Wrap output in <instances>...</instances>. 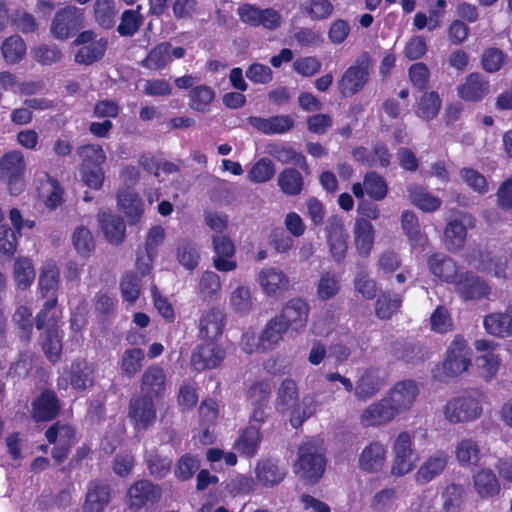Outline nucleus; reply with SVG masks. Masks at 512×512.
Returning a JSON list of instances; mask_svg holds the SVG:
<instances>
[{
	"mask_svg": "<svg viewBox=\"0 0 512 512\" xmlns=\"http://www.w3.org/2000/svg\"><path fill=\"white\" fill-rule=\"evenodd\" d=\"M510 315V306L504 312H493L486 315L483 319V326L486 332L501 338L509 337L511 327Z\"/></svg>",
	"mask_w": 512,
	"mask_h": 512,
	"instance_id": "a19ab883",
	"label": "nucleus"
},
{
	"mask_svg": "<svg viewBox=\"0 0 512 512\" xmlns=\"http://www.w3.org/2000/svg\"><path fill=\"white\" fill-rule=\"evenodd\" d=\"M474 346L478 352H482L476 358L479 375L489 382L495 378L501 364L499 355L495 353L497 344L487 339H479L475 341Z\"/></svg>",
	"mask_w": 512,
	"mask_h": 512,
	"instance_id": "dca6fc26",
	"label": "nucleus"
},
{
	"mask_svg": "<svg viewBox=\"0 0 512 512\" xmlns=\"http://www.w3.org/2000/svg\"><path fill=\"white\" fill-rule=\"evenodd\" d=\"M128 416L138 430H146L156 420V409L153 398L136 396L130 400Z\"/></svg>",
	"mask_w": 512,
	"mask_h": 512,
	"instance_id": "412c9836",
	"label": "nucleus"
},
{
	"mask_svg": "<svg viewBox=\"0 0 512 512\" xmlns=\"http://www.w3.org/2000/svg\"><path fill=\"white\" fill-rule=\"evenodd\" d=\"M385 386L386 379L383 372L378 368L369 367L359 370L352 392L356 400L366 402Z\"/></svg>",
	"mask_w": 512,
	"mask_h": 512,
	"instance_id": "9d476101",
	"label": "nucleus"
},
{
	"mask_svg": "<svg viewBox=\"0 0 512 512\" xmlns=\"http://www.w3.org/2000/svg\"><path fill=\"white\" fill-rule=\"evenodd\" d=\"M226 325L224 312L217 308L206 310L199 320V335L202 339L215 341L223 333Z\"/></svg>",
	"mask_w": 512,
	"mask_h": 512,
	"instance_id": "cd10ccee",
	"label": "nucleus"
},
{
	"mask_svg": "<svg viewBox=\"0 0 512 512\" xmlns=\"http://www.w3.org/2000/svg\"><path fill=\"white\" fill-rule=\"evenodd\" d=\"M198 288L202 300L212 301L217 299L222 290L220 277L213 271H205L200 277Z\"/></svg>",
	"mask_w": 512,
	"mask_h": 512,
	"instance_id": "603ef678",
	"label": "nucleus"
},
{
	"mask_svg": "<svg viewBox=\"0 0 512 512\" xmlns=\"http://www.w3.org/2000/svg\"><path fill=\"white\" fill-rule=\"evenodd\" d=\"M290 331L275 315L267 321L261 332V346L268 351L274 350Z\"/></svg>",
	"mask_w": 512,
	"mask_h": 512,
	"instance_id": "79ce46f5",
	"label": "nucleus"
},
{
	"mask_svg": "<svg viewBox=\"0 0 512 512\" xmlns=\"http://www.w3.org/2000/svg\"><path fill=\"white\" fill-rule=\"evenodd\" d=\"M144 357L143 350L139 348L125 350L120 361L122 374L129 378L135 376L143 366Z\"/></svg>",
	"mask_w": 512,
	"mask_h": 512,
	"instance_id": "bf43d9fd",
	"label": "nucleus"
},
{
	"mask_svg": "<svg viewBox=\"0 0 512 512\" xmlns=\"http://www.w3.org/2000/svg\"><path fill=\"white\" fill-rule=\"evenodd\" d=\"M480 455L478 444L470 438L458 441L455 446V457L460 466L477 464L480 460Z\"/></svg>",
	"mask_w": 512,
	"mask_h": 512,
	"instance_id": "3c124183",
	"label": "nucleus"
},
{
	"mask_svg": "<svg viewBox=\"0 0 512 512\" xmlns=\"http://www.w3.org/2000/svg\"><path fill=\"white\" fill-rule=\"evenodd\" d=\"M275 172L276 169L272 160L261 158L249 170L247 178L253 183H265L274 177Z\"/></svg>",
	"mask_w": 512,
	"mask_h": 512,
	"instance_id": "0e129e2a",
	"label": "nucleus"
},
{
	"mask_svg": "<svg viewBox=\"0 0 512 512\" xmlns=\"http://www.w3.org/2000/svg\"><path fill=\"white\" fill-rule=\"evenodd\" d=\"M489 79L480 72H472L457 87V95L465 102H480L490 94Z\"/></svg>",
	"mask_w": 512,
	"mask_h": 512,
	"instance_id": "6ab92c4d",
	"label": "nucleus"
},
{
	"mask_svg": "<svg viewBox=\"0 0 512 512\" xmlns=\"http://www.w3.org/2000/svg\"><path fill=\"white\" fill-rule=\"evenodd\" d=\"M248 123L258 131L267 134H283L294 127V120L289 115H277L269 118L251 116Z\"/></svg>",
	"mask_w": 512,
	"mask_h": 512,
	"instance_id": "7c9ffc66",
	"label": "nucleus"
},
{
	"mask_svg": "<svg viewBox=\"0 0 512 512\" xmlns=\"http://www.w3.org/2000/svg\"><path fill=\"white\" fill-rule=\"evenodd\" d=\"M145 462L149 473L158 479L167 476L171 470V459L160 456L155 450L147 453Z\"/></svg>",
	"mask_w": 512,
	"mask_h": 512,
	"instance_id": "774afa93",
	"label": "nucleus"
},
{
	"mask_svg": "<svg viewBox=\"0 0 512 512\" xmlns=\"http://www.w3.org/2000/svg\"><path fill=\"white\" fill-rule=\"evenodd\" d=\"M38 285L42 296H51L50 299L57 300L54 295L59 285V270L53 261H47L42 266Z\"/></svg>",
	"mask_w": 512,
	"mask_h": 512,
	"instance_id": "de8ad7c7",
	"label": "nucleus"
},
{
	"mask_svg": "<svg viewBox=\"0 0 512 512\" xmlns=\"http://www.w3.org/2000/svg\"><path fill=\"white\" fill-rule=\"evenodd\" d=\"M470 366L471 351L467 342L461 336H455L447 349L441 372L435 374V377L445 382L463 374Z\"/></svg>",
	"mask_w": 512,
	"mask_h": 512,
	"instance_id": "0eeeda50",
	"label": "nucleus"
},
{
	"mask_svg": "<svg viewBox=\"0 0 512 512\" xmlns=\"http://www.w3.org/2000/svg\"><path fill=\"white\" fill-rule=\"evenodd\" d=\"M386 459L387 446L379 440H373L359 454L358 466L366 473H379L383 470Z\"/></svg>",
	"mask_w": 512,
	"mask_h": 512,
	"instance_id": "4be33fe9",
	"label": "nucleus"
},
{
	"mask_svg": "<svg viewBox=\"0 0 512 512\" xmlns=\"http://www.w3.org/2000/svg\"><path fill=\"white\" fill-rule=\"evenodd\" d=\"M442 101L437 92L424 93L419 100L417 116L424 120L434 119L441 108Z\"/></svg>",
	"mask_w": 512,
	"mask_h": 512,
	"instance_id": "052dcab7",
	"label": "nucleus"
},
{
	"mask_svg": "<svg viewBox=\"0 0 512 512\" xmlns=\"http://www.w3.org/2000/svg\"><path fill=\"white\" fill-rule=\"evenodd\" d=\"M14 281L19 289L28 288L35 279V270L29 258H17L13 266Z\"/></svg>",
	"mask_w": 512,
	"mask_h": 512,
	"instance_id": "5fc2aeb1",
	"label": "nucleus"
},
{
	"mask_svg": "<svg viewBox=\"0 0 512 512\" xmlns=\"http://www.w3.org/2000/svg\"><path fill=\"white\" fill-rule=\"evenodd\" d=\"M261 441L260 427L258 425L248 426L235 442V449L246 457H253Z\"/></svg>",
	"mask_w": 512,
	"mask_h": 512,
	"instance_id": "a18cd8bd",
	"label": "nucleus"
},
{
	"mask_svg": "<svg viewBox=\"0 0 512 512\" xmlns=\"http://www.w3.org/2000/svg\"><path fill=\"white\" fill-rule=\"evenodd\" d=\"M325 458L320 448L312 443L302 444L294 463L295 474L308 483H316L325 471Z\"/></svg>",
	"mask_w": 512,
	"mask_h": 512,
	"instance_id": "20e7f679",
	"label": "nucleus"
},
{
	"mask_svg": "<svg viewBox=\"0 0 512 512\" xmlns=\"http://www.w3.org/2000/svg\"><path fill=\"white\" fill-rule=\"evenodd\" d=\"M396 417V413L384 396L364 408L359 416V423L363 428H380L391 423Z\"/></svg>",
	"mask_w": 512,
	"mask_h": 512,
	"instance_id": "f3484780",
	"label": "nucleus"
},
{
	"mask_svg": "<svg viewBox=\"0 0 512 512\" xmlns=\"http://www.w3.org/2000/svg\"><path fill=\"white\" fill-rule=\"evenodd\" d=\"M107 48V40L99 39L88 45L82 46L75 54L74 60L76 63L89 65L100 60Z\"/></svg>",
	"mask_w": 512,
	"mask_h": 512,
	"instance_id": "864d4df0",
	"label": "nucleus"
},
{
	"mask_svg": "<svg viewBox=\"0 0 512 512\" xmlns=\"http://www.w3.org/2000/svg\"><path fill=\"white\" fill-rule=\"evenodd\" d=\"M59 411V403L53 392H43L33 402L32 416L37 422H45L54 418Z\"/></svg>",
	"mask_w": 512,
	"mask_h": 512,
	"instance_id": "58836bf2",
	"label": "nucleus"
},
{
	"mask_svg": "<svg viewBox=\"0 0 512 512\" xmlns=\"http://www.w3.org/2000/svg\"><path fill=\"white\" fill-rule=\"evenodd\" d=\"M317 408L318 401L313 396H306L298 402V386L293 379L286 378L281 382L277 390L275 409L281 414L291 411L290 423L294 428L300 427Z\"/></svg>",
	"mask_w": 512,
	"mask_h": 512,
	"instance_id": "f257e3e1",
	"label": "nucleus"
},
{
	"mask_svg": "<svg viewBox=\"0 0 512 512\" xmlns=\"http://www.w3.org/2000/svg\"><path fill=\"white\" fill-rule=\"evenodd\" d=\"M214 97V91L210 87L199 85L189 92V105L193 110L206 112Z\"/></svg>",
	"mask_w": 512,
	"mask_h": 512,
	"instance_id": "e2e57ef3",
	"label": "nucleus"
},
{
	"mask_svg": "<svg viewBox=\"0 0 512 512\" xmlns=\"http://www.w3.org/2000/svg\"><path fill=\"white\" fill-rule=\"evenodd\" d=\"M374 238L375 231L372 223L364 218H356L353 228V242L360 256L367 257L370 255Z\"/></svg>",
	"mask_w": 512,
	"mask_h": 512,
	"instance_id": "72a5a7b5",
	"label": "nucleus"
},
{
	"mask_svg": "<svg viewBox=\"0 0 512 512\" xmlns=\"http://www.w3.org/2000/svg\"><path fill=\"white\" fill-rule=\"evenodd\" d=\"M109 502V488L104 483L93 482L89 485L86 501V512H102Z\"/></svg>",
	"mask_w": 512,
	"mask_h": 512,
	"instance_id": "37998d69",
	"label": "nucleus"
},
{
	"mask_svg": "<svg viewBox=\"0 0 512 512\" xmlns=\"http://www.w3.org/2000/svg\"><path fill=\"white\" fill-rule=\"evenodd\" d=\"M507 55L499 48L490 47L481 55V67L487 73L493 74L500 71L507 62Z\"/></svg>",
	"mask_w": 512,
	"mask_h": 512,
	"instance_id": "680f3d73",
	"label": "nucleus"
},
{
	"mask_svg": "<svg viewBox=\"0 0 512 512\" xmlns=\"http://www.w3.org/2000/svg\"><path fill=\"white\" fill-rule=\"evenodd\" d=\"M26 43L19 35H11L1 44V54L6 63L10 65L21 62L26 56Z\"/></svg>",
	"mask_w": 512,
	"mask_h": 512,
	"instance_id": "49530a36",
	"label": "nucleus"
},
{
	"mask_svg": "<svg viewBox=\"0 0 512 512\" xmlns=\"http://www.w3.org/2000/svg\"><path fill=\"white\" fill-rule=\"evenodd\" d=\"M83 19V9L76 6H67L55 14L50 31L59 40L68 39L82 26Z\"/></svg>",
	"mask_w": 512,
	"mask_h": 512,
	"instance_id": "ddd939ff",
	"label": "nucleus"
},
{
	"mask_svg": "<svg viewBox=\"0 0 512 512\" xmlns=\"http://www.w3.org/2000/svg\"><path fill=\"white\" fill-rule=\"evenodd\" d=\"M268 154L283 164L293 163L302 169H308L305 157L291 147L280 144L270 145L268 147Z\"/></svg>",
	"mask_w": 512,
	"mask_h": 512,
	"instance_id": "13d9d810",
	"label": "nucleus"
},
{
	"mask_svg": "<svg viewBox=\"0 0 512 512\" xmlns=\"http://www.w3.org/2000/svg\"><path fill=\"white\" fill-rule=\"evenodd\" d=\"M34 184L39 198L49 209H55L63 202V189L58 181L46 171H35Z\"/></svg>",
	"mask_w": 512,
	"mask_h": 512,
	"instance_id": "aec40b11",
	"label": "nucleus"
},
{
	"mask_svg": "<svg viewBox=\"0 0 512 512\" xmlns=\"http://www.w3.org/2000/svg\"><path fill=\"white\" fill-rule=\"evenodd\" d=\"M475 223V218L467 213H460L449 220L444 229L445 247L451 252L463 249L467 240V232L475 227Z\"/></svg>",
	"mask_w": 512,
	"mask_h": 512,
	"instance_id": "9b49d317",
	"label": "nucleus"
},
{
	"mask_svg": "<svg viewBox=\"0 0 512 512\" xmlns=\"http://www.w3.org/2000/svg\"><path fill=\"white\" fill-rule=\"evenodd\" d=\"M455 292L465 300H477L490 294L489 285L472 273L460 274L455 284Z\"/></svg>",
	"mask_w": 512,
	"mask_h": 512,
	"instance_id": "393cba45",
	"label": "nucleus"
},
{
	"mask_svg": "<svg viewBox=\"0 0 512 512\" xmlns=\"http://www.w3.org/2000/svg\"><path fill=\"white\" fill-rule=\"evenodd\" d=\"M277 182L281 191L288 196L299 195L304 188L303 176L294 168L282 170L278 175Z\"/></svg>",
	"mask_w": 512,
	"mask_h": 512,
	"instance_id": "8fccbe9b",
	"label": "nucleus"
},
{
	"mask_svg": "<svg viewBox=\"0 0 512 512\" xmlns=\"http://www.w3.org/2000/svg\"><path fill=\"white\" fill-rule=\"evenodd\" d=\"M285 476L286 469L276 461L267 459L256 464L255 477L265 487L278 485Z\"/></svg>",
	"mask_w": 512,
	"mask_h": 512,
	"instance_id": "c9c22d12",
	"label": "nucleus"
},
{
	"mask_svg": "<svg viewBox=\"0 0 512 512\" xmlns=\"http://www.w3.org/2000/svg\"><path fill=\"white\" fill-rule=\"evenodd\" d=\"M448 458V454L440 450L428 456L415 473L416 482L427 484L439 476L446 468Z\"/></svg>",
	"mask_w": 512,
	"mask_h": 512,
	"instance_id": "c756f323",
	"label": "nucleus"
},
{
	"mask_svg": "<svg viewBox=\"0 0 512 512\" xmlns=\"http://www.w3.org/2000/svg\"><path fill=\"white\" fill-rule=\"evenodd\" d=\"M98 220L104 236L110 244L119 245L124 241L126 226L120 216L101 212L98 214Z\"/></svg>",
	"mask_w": 512,
	"mask_h": 512,
	"instance_id": "f704fd0d",
	"label": "nucleus"
},
{
	"mask_svg": "<svg viewBox=\"0 0 512 512\" xmlns=\"http://www.w3.org/2000/svg\"><path fill=\"white\" fill-rule=\"evenodd\" d=\"M473 486L478 496L483 499L492 498L501 490L497 477L488 468H482L474 474Z\"/></svg>",
	"mask_w": 512,
	"mask_h": 512,
	"instance_id": "4c0bfd02",
	"label": "nucleus"
},
{
	"mask_svg": "<svg viewBox=\"0 0 512 512\" xmlns=\"http://www.w3.org/2000/svg\"><path fill=\"white\" fill-rule=\"evenodd\" d=\"M230 309L241 316L249 314L254 307L253 296L249 287L239 285L229 294Z\"/></svg>",
	"mask_w": 512,
	"mask_h": 512,
	"instance_id": "c03bdc74",
	"label": "nucleus"
},
{
	"mask_svg": "<svg viewBox=\"0 0 512 512\" xmlns=\"http://www.w3.org/2000/svg\"><path fill=\"white\" fill-rule=\"evenodd\" d=\"M398 493L394 488H384L378 491L370 501V508L375 512H388L394 509Z\"/></svg>",
	"mask_w": 512,
	"mask_h": 512,
	"instance_id": "338daca9",
	"label": "nucleus"
},
{
	"mask_svg": "<svg viewBox=\"0 0 512 512\" xmlns=\"http://www.w3.org/2000/svg\"><path fill=\"white\" fill-rule=\"evenodd\" d=\"M263 294L267 297L278 299L290 288V279L281 269L276 267L262 268L256 277Z\"/></svg>",
	"mask_w": 512,
	"mask_h": 512,
	"instance_id": "2eb2a0df",
	"label": "nucleus"
},
{
	"mask_svg": "<svg viewBox=\"0 0 512 512\" xmlns=\"http://www.w3.org/2000/svg\"><path fill=\"white\" fill-rule=\"evenodd\" d=\"M166 389V375L164 370L152 365L148 367L141 379V395L150 398H159L163 396Z\"/></svg>",
	"mask_w": 512,
	"mask_h": 512,
	"instance_id": "2f4dec72",
	"label": "nucleus"
},
{
	"mask_svg": "<svg viewBox=\"0 0 512 512\" xmlns=\"http://www.w3.org/2000/svg\"><path fill=\"white\" fill-rule=\"evenodd\" d=\"M392 462L390 472L392 476L401 477L414 470L418 456L414 448V435L402 431L392 442Z\"/></svg>",
	"mask_w": 512,
	"mask_h": 512,
	"instance_id": "39448f33",
	"label": "nucleus"
},
{
	"mask_svg": "<svg viewBox=\"0 0 512 512\" xmlns=\"http://www.w3.org/2000/svg\"><path fill=\"white\" fill-rule=\"evenodd\" d=\"M407 194L410 202L426 213L435 212L442 205V200L438 196L419 185H410L407 188Z\"/></svg>",
	"mask_w": 512,
	"mask_h": 512,
	"instance_id": "e433bc0d",
	"label": "nucleus"
},
{
	"mask_svg": "<svg viewBox=\"0 0 512 512\" xmlns=\"http://www.w3.org/2000/svg\"><path fill=\"white\" fill-rule=\"evenodd\" d=\"M326 232L331 257L335 262L340 263L347 253V235L342 219L337 216L330 217L327 221Z\"/></svg>",
	"mask_w": 512,
	"mask_h": 512,
	"instance_id": "b1692460",
	"label": "nucleus"
},
{
	"mask_svg": "<svg viewBox=\"0 0 512 512\" xmlns=\"http://www.w3.org/2000/svg\"><path fill=\"white\" fill-rule=\"evenodd\" d=\"M420 389L413 380H403L395 383L385 394L396 415L408 412L414 405Z\"/></svg>",
	"mask_w": 512,
	"mask_h": 512,
	"instance_id": "f8f14e48",
	"label": "nucleus"
},
{
	"mask_svg": "<svg viewBox=\"0 0 512 512\" xmlns=\"http://www.w3.org/2000/svg\"><path fill=\"white\" fill-rule=\"evenodd\" d=\"M117 206L124 213L130 225L136 224L144 212L141 198L129 188H122L118 191Z\"/></svg>",
	"mask_w": 512,
	"mask_h": 512,
	"instance_id": "473e14b6",
	"label": "nucleus"
},
{
	"mask_svg": "<svg viewBox=\"0 0 512 512\" xmlns=\"http://www.w3.org/2000/svg\"><path fill=\"white\" fill-rule=\"evenodd\" d=\"M185 49L182 47L173 48L170 43L163 42L152 48L142 60L141 65L149 70L158 71L167 67L173 58L184 57Z\"/></svg>",
	"mask_w": 512,
	"mask_h": 512,
	"instance_id": "5701e85b",
	"label": "nucleus"
},
{
	"mask_svg": "<svg viewBox=\"0 0 512 512\" xmlns=\"http://www.w3.org/2000/svg\"><path fill=\"white\" fill-rule=\"evenodd\" d=\"M56 304L57 300L55 298L48 299L36 317L37 329H42L47 326L42 337V348L45 355L51 362H57L62 351V335L56 327V316L54 311Z\"/></svg>",
	"mask_w": 512,
	"mask_h": 512,
	"instance_id": "f03ea898",
	"label": "nucleus"
},
{
	"mask_svg": "<svg viewBox=\"0 0 512 512\" xmlns=\"http://www.w3.org/2000/svg\"><path fill=\"white\" fill-rule=\"evenodd\" d=\"M226 352L215 341H208L198 345L192 352L190 364L196 371L218 368L224 361Z\"/></svg>",
	"mask_w": 512,
	"mask_h": 512,
	"instance_id": "4468645a",
	"label": "nucleus"
},
{
	"mask_svg": "<svg viewBox=\"0 0 512 512\" xmlns=\"http://www.w3.org/2000/svg\"><path fill=\"white\" fill-rule=\"evenodd\" d=\"M94 382L93 366L86 360H75L70 367L67 375H62L58 379L59 389H67L69 384L73 389L82 391L91 387Z\"/></svg>",
	"mask_w": 512,
	"mask_h": 512,
	"instance_id": "a211bd4d",
	"label": "nucleus"
},
{
	"mask_svg": "<svg viewBox=\"0 0 512 512\" xmlns=\"http://www.w3.org/2000/svg\"><path fill=\"white\" fill-rule=\"evenodd\" d=\"M214 256L213 265L220 272H231L237 268V262L233 259L235 247L227 236H214L212 239Z\"/></svg>",
	"mask_w": 512,
	"mask_h": 512,
	"instance_id": "a878e982",
	"label": "nucleus"
},
{
	"mask_svg": "<svg viewBox=\"0 0 512 512\" xmlns=\"http://www.w3.org/2000/svg\"><path fill=\"white\" fill-rule=\"evenodd\" d=\"M118 8L115 0H95L93 15L96 23L104 29H111L115 25Z\"/></svg>",
	"mask_w": 512,
	"mask_h": 512,
	"instance_id": "09e8293b",
	"label": "nucleus"
},
{
	"mask_svg": "<svg viewBox=\"0 0 512 512\" xmlns=\"http://www.w3.org/2000/svg\"><path fill=\"white\" fill-rule=\"evenodd\" d=\"M341 283L338 276L331 272L321 274L317 286L316 295L320 301L334 298L340 291Z\"/></svg>",
	"mask_w": 512,
	"mask_h": 512,
	"instance_id": "4d7b16f0",
	"label": "nucleus"
},
{
	"mask_svg": "<svg viewBox=\"0 0 512 512\" xmlns=\"http://www.w3.org/2000/svg\"><path fill=\"white\" fill-rule=\"evenodd\" d=\"M371 70V57L367 52H363L338 80L340 94L343 97H351L360 92L369 81Z\"/></svg>",
	"mask_w": 512,
	"mask_h": 512,
	"instance_id": "423d86ee",
	"label": "nucleus"
},
{
	"mask_svg": "<svg viewBox=\"0 0 512 512\" xmlns=\"http://www.w3.org/2000/svg\"><path fill=\"white\" fill-rule=\"evenodd\" d=\"M27 165L20 150H10L0 157V177L5 181L11 195L24 191V176Z\"/></svg>",
	"mask_w": 512,
	"mask_h": 512,
	"instance_id": "6e6552de",
	"label": "nucleus"
},
{
	"mask_svg": "<svg viewBox=\"0 0 512 512\" xmlns=\"http://www.w3.org/2000/svg\"><path fill=\"white\" fill-rule=\"evenodd\" d=\"M481 395L467 392L449 399L443 406L444 418L451 424L467 423L482 414Z\"/></svg>",
	"mask_w": 512,
	"mask_h": 512,
	"instance_id": "7ed1b4c3",
	"label": "nucleus"
},
{
	"mask_svg": "<svg viewBox=\"0 0 512 512\" xmlns=\"http://www.w3.org/2000/svg\"><path fill=\"white\" fill-rule=\"evenodd\" d=\"M427 265L431 274L443 282L455 284L459 277L456 262L443 253L429 256Z\"/></svg>",
	"mask_w": 512,
	"mask_h": 512,
	"instance_id": "c85d7f7f",
	"label": "nucleus"
},
{
	"mask_svg": "<svg viewBox=\"0 0 512 512\" xmlns=\"http://www.w3.org/2000/svg\"><path fill=\"white\" fill-rule=\"evenodd\" d=\"M310 306L305 299L292 298L282 307L277 318L286 326L291 335L301 334L307 327Z\"/></svg>",
	"mask_w": 512,
	"mask_h": 512,
	"instance_id": "1a4fd4ad",
	"label": "nucleus"
},
{
	"mask_svg": "<svg viewBox=\"0 0 512 512\" xmlns=\"http://www.w3.org/2000/svg\"><path fill=\"white\" fill-rule=\"evenodd\" d=\"M473 265L478 271L491 274L497 278H507L511 275L507 258L498 257L491 253L480 254L479 260Z\"/></svg>",
	"mask_w": 512,
	"mask_h": 512,
	"instance_id": "ea45409f",
	"label": "nucleus"
},
{
	"mask_svg": "<svg viewBox=\"0 0 512 512\" xmlns=\"http://www.w3.org/2000/svg\"><path fill=\"white\" fill-rule=\"evenodd\" d=\"M161 489L147 480L135 482L127 491V502L130 508L139 510L148 503L159 499Z\"/></svg>",
	"mask_w": 512,
	"mask_h": 512,
	"instance_id": "bb28decb",
	"label": "nucleus"
},
{
	"mask_svg": "<svg viewBox=\"0 0 512 512\" xmlns=\"http://www.w3.org/2000/svg\"><path fill=\"white\" fill-rule=\"evenodd\" d=\"M140 11L141 6L138 5L136 9H128L122 13L117 27V32L121 36L130 37L139 30L144 20Z\"/></svg>",
	"mask_w": 512,
	"mask_h": 512,
	"instance_id": "6e6d98bb",
	"label": "nucleus"
},
{
	"mask_svg": "<svg viewBox=\"0 0 512 512\" xmlns=\"http://www.w3.org/2000/svg\"><path fill=\"white\" fill-rule=\"evenodd\" d=\"M72 243L77 251L83 257H88L95 249V241L90 230L84 226H78L73 235Z\"/></svg>",
	"mask_w": 512,
	"mask_h": 512,
	"instance_id": "69168bd1",
	"label": "nucleus"
}]
</instances>
